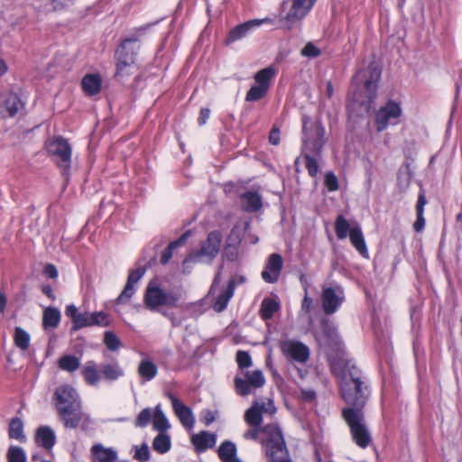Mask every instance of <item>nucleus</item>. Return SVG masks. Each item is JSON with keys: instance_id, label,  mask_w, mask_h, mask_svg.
Returning a JSON list of instances; mask_svg holds the SVG:
<instances>
[{"instance_id": "1", "label": "nucleus", "mask_w": 462, "mask_h": 462, "mask_svg": "<svg viewBox=\"0 0 462 462\" xmlns=\"http://www.w3.org/2000/svg\"><path fill=\"white\" fill-rule=\"evenodd\" d=\"M334 372L340 377L341 394L344 401L348 405L344 410H352L363 411L368 395V387L361 380L360 370L352 363H345L342 370Z\"/></svg>"}, {"instance_id": "2", "label": "nucleus", "mask_w": 462, "mask_h": 462, "mask_svg": "<svg viewBox=\"0 0 462 462\" xmlns=\"http://www.w3.org/2000/svg\"><path fill=\"white\" fill-rule=\"evenodd\" d=\"M262 432V444L270 462H292L286 447L281 429L269 424L263 428L254 427L244 433V439L256 440Z\"/></svg>"}, {"instance_id": "3", "label": "nucleus", "mask_w": 462, "mask_h": 462, "mask_svg": "<svg viewBox=\"0 0 462 462\" xmlns=\"http://www.w3.org/2000/svg\"><path fill=\"white\" fill-rule=\"evenodd\" d=\"M302 131V154L305 159L306 168L311 177H316L319 173V167L315 157L321 154L322 148L326 143L324 138L325 129L319 122L308 127L307 119L304 118Z\"/></svg>"}, {"instance_id": "4", "label": "nucleus", "mask_w": 462, "mask_h": 462, "mask_svg": "<svg viewBox=\"0 0 462 462\" xmlns=\"http://www.w3.org/2000/svg\"><path fill=\"white\" fill-rule=\"evenodd\" d=\"M342 416L350 429L355 443L362 448L368 447L372 439L365 424L364 411L343 410Z\"/></svg>"}, {"instance_id": "5", "label": "nucleus", "mask_w": 462, "mask_h": 462, "mask_svg": "<svg viewBox=\"0 0 462 462\" xmlns=\"http://www.w3.org/2000/svg\"><path fill=\"white\" fill-rule=\"evenodd\" d=\"M180 298V293L166 292L159 284L151 282L146 287L143 302L149 310H155L162 306L176 308Z\"/></svg>"}, {"instance_id": "6", "label": "nucleus", "mask_w": 462, "mask_h": 462, "mask_svg": "<svg viewBox=\"0 0 462 462\" xmlns=\"http://www.w3.org/2000/svg\"><path fill=\"white\" fill-rule=\"evenodd\" d=\"M137 41L136 37L127 38L117 48L116 51L117 60L116 72L115 74L116 79H121L130 74V70L135 62L136 51L138 50L136 46Z\"/></svg>"}, {"instance_id": "7", "label": "nucleus", "mask_w": 462, "mask_h": 462, "mask_svg": "<svg viewBox=\"0 0 462 462\" xmlns=\"http://www.w3.org/2000/svg\"><path fill=\"white\" fill-rule=\"evenodd\" d=\"M46 150L56 165L67 173L71 166L72 148L62 136L54 137L46 142Z\"/></svg>"}, {"instance_id": "8", "label": "nucleus", "mask_w": 462, "mask_h": 462, "mask_svg": "<svg viewBox=\"0 0 462 462\" xmlns=\"http://www.w3.org/2000/svg\"><path fill=\"white\" fill-rule=\"evenodd\" d=\"M265 384V377L260 369L239 371L234 378L236 393L247 396Z\"/></svg>"}, {"instance_id": "9", "label": "nucleus", "mask_w": 462, "mask_h": 462, "mask_svg": "<svg viewBox=\"0 0 462 462\" xmlns=\"http://www.w3.org/2000/svg\"><path fill=\"white\" fill-rule=\"evenodd\" d=\"M25 103V97L21 91L5 89L0 93V116L14 117L24 108Z\"/></svg>"}, {"instance_id": "10", "label": "nucleus", "mask_w": 462, "mask_h": 462, "mask_svg": "<svg viewBox=\"0 0 462 462\" xmlns=\"http://www.w3.org/2000/svg\"><path fill=\"white\" fill-rule=\"evenodd\" d=\"M402 112L400 104L393 100H389L384 106H381L375 114L377 132H383L389 125H397Z\"/></svg>"}, {"instance_id": "11", "label": "nucleus", "mask_w": 462, "mask_h": 462, "mask_svg": "<svg viewBox=\"0 0 462 462\" xmlns=\"http://www.w3.org/2000/svg\"><path fill=\"white\" fill-rule=\"evenodd\" d=\"M51 402L58 412L62 411V409H68L80 404L81 399L73 386L61 384L54 390Z\"/></svg>"}, {"instance_id": "12", "label": "nucleus", "mask_w": 462, "mask_h": 462, "mask_svg": "<svg viewBox=\"0 0 462 462\" xmlns=\"http://www.w3.org/2000/svg\"><path fill=\"white\" fill-rule=\"evenodd\" d=\"M63 426L67 429L85 428L91 423L90 416L83 411L82 403L57 412Z\"/></svg>"}, {"instance_id": "13", "label": "nucleus", "mask_w": 462, "mask_h": 462, "mask_svg": "<svg viewBox=\"0 0 462 462\" xmlns=\"http://www.w3.org/2000/svg\"><path fill=\"white\" fill-rule=\"evenodd\" d=\"M322 309L326 315L334 314L345 300V292L341 286H323L321 293Z\"/></svg>"}, {"instance_id": "14", "label": "nucleus", "mask_w": 462, "mask_h": 462, "mask_svg": "<svg viewBox=\"0 0 462 462\" xmlns=\"http://www.w3.org/2000/svg\"><path fill=\"white\" fill-rule=\"evenodd\" d=\"M279 346L282 355L289 360L304 364L310 357L309 347L300 341L286 339L282 341Z\"/></svg>"}, {"instance_id": "15", "label": "nucleus", "mask_w": 462, "mask_h": 462, "mask_svg": "<svg viewBox=\"0 0 462 462\" xmlns=\"http://www.w3.org/2000/svg\"><path fill=\"white\" fill-rule=\"evenodd\" d=\"M382 75V68L378 62L372 60L369 64L359 69L353 77L356 87H376Z\"/></svg>"}, {"instance_id": "16", "label": "nucleus", "mask_w": 462, "mask_h": 462, "mask_svg": "<svg viewBox=\"0 0 462 462\" xmlns=\"http://www.w3.org/2000/svg\"><path fill=\"white\" fill-rule=\"evenodd\" d=\"M375 88H355L350 94L348 106L357 113L368 112L375 97Z\"/></svg>"}, {"instance_id": "17", "label": "nucleus", "mask_w": 462, "mask_h": 462, "mask_svg": "<svg viewBox=\"0 0 462 462\" xmlns=\"http://www.w3.org/2000/svg\"><path fill=\"white\" fill-rule=\"evenodd\" d=\"M167 397L171 401L173 411L180 420L181 425L187 430H191L195 424V417L191 409L182 403L171 393H167Z\"/></svg>"}, {"instance_id": "18", "label": "nucleus", "mask_w": 462, "mask_h": 462, "mask_svg": "<svg viewBox=\"0 0 462 462\" xmlns=\"http://www.w3.org/2000/svg\"><path fill=\"white\" fill-rule=\"evenodd\" d=\"M317 0H292L289 12L285 14V21L292 24L304 18Z\"/></svg>"}, {"instance_id": "19", "label": "nucleus", "mask_w": 462, "mask_h": 462, "mask_svg": "<svg viewBox=\"0 0 462 462\" xmlns=\"http://www.w3.org/2000/svg\"><path fill=\"white\" fill-rule=\"evenodd\" d=\"M65 314L72 321V331L91 327V312H79L74 304H69L65 309Z\"/></svg>"}, {"instance_id": "20", "label": "nucleus", "mask_w": 462, "mask_h": 462, "mask_svg": "<svg viewBox=\"0 0 462 462\" xmlns=\"http://www.w3.org/2000/svg\"><path fill=\"white\" fill-rule=\"evenodd\" d=\"M91 462H117L118 452L114 448L96 443L90 448Z\"/></svg>"}, {"instance_id": "21", "label": "nucleus", "mask_w": 462, "mask_h": 462, "mask_svg": "<svg viewBox=\"0 0 462 462\" xmlns=\"http://www.w3.org/2000/svg\"><path fill=\"white\" fill-rule=\"evenodd\" d=\"M282 258L279 254H272L269 256L265 269L262 272V278L269 283L278 281L282 268Z\"/></svg>"}, {"instance_id": "22", "label": "nucleus", "mask_w": 462, "mask_h": 462, "mask_svg": "<svg viewBox=\"0 0 462 462\" xmlns=\"http://www.w3.org/2000/svg\"><path fill=\"white\" fill-rule=\"evenodd\" d=\"M222 236L220 233L210 232L207 240L202 244L199 251L200 256H207L210 261L217 256L219 252Z\"/></svg>"}, {"instance_id": "23", "label": "nucleus", "mask_w": 462, "mask_h": 462, "mask_svg": "<svg viewBox=\"0 0 462 462\" xmlns=\"http://www.w3.org/2000/svg\"><path fill=\"white\" fill-rule=\"evenodd\" d=\"M263 22H264V20L254 19V20H250L244 23L236 25L230 31L226 42L231 43V42H234L243 39L244 37H245L248 34V32L253 28L261 25L262 23H263Z\"/></svg>"}, {"instance_id": "24", "label": "nucleus", "mask_w": 462, "mask_h": 462, "mask_svg": "<svg viewBox=\"0 0 462 462\" xmlns=\"http://www.w3.org/2000/svg\"><path fill=\"white\" fill-rule=\"evenodd\" d=\"M216 435L208 431H201L191 436V443L199 452H203L208 448H213L216 444Z\"/></svg>"}, {"instance_id": "25", "label": "nucleus", "mask_w": 462, "mask_h": 462, "mask_svg": "<svg viewBox=\"0 0 462 462\" xmlns=\"http://www.w3.org/2000/svg\"><path fill=\"white\" fill-rule=\"evenodd\" d=\"M34 439L35 442L46 450H51L56 442L55 433L52 429L48 426L38 428Z\"/></svg>"}, {"instance_id": "26", "label": "nucleus", "mask_w": 462, "mask_h": 462, "mask_svg": "<svg viewBox=\"0 0 462 462\" xmlns=\"http://www.w3.org/2000/svg\"><path fill=\"white\" fill-rule=\"evenodd\" d=\"M137 373L143 382H149L156 377L158 367L152 359L145 356L141 359L137 367Z\"/></svg>"}, {"instance_id": "27", "label": "nucleus", "mask_w": 462, "mask_h": 462, "mask_svg": "<svg viewBox=\"0 0 462 462\" xmlns=\"http://www.w3.org/2000/svg\"><path fill=\"white\" fill-rule=\"evenodd\" d=\"M351 244L363 256L368 255L366 244L359 224L356 223L352 226L348 235Z\"/></svg>"}, {"instance_id": "28", "label": "nucleus", "mask_w": 462, "mask_h": 462, "mask_svg": "<svg viewBox=\"0 0 462 462\" xmlns=\"http://www.w3.org/2000/svg\"><path fill=\"white\" fill-rule=\"evenodd\" d=\"M262 206V197L257 192L246 191L241 196V207L246 212H256Z\"/></svg>"}, {"instance_id": "29", "label": "nucleus", "mask_w": 462, "mask_h": 462, "mask_svg": "<svg viewBox=\"0 0 462 462\" xmlns=\"http://www.w3.org/2000/svg\"><path fill=\"white\" fill-rule=\"evenodd\" d=\"M60 311L54 307H47L43 310L42 326L44 330L52 331L58 328L60 322Z\"/></svg>"}, {"instance_id": "30", "label": "nucleus", "mask_w": 462, "mask_h": 462, "mask_svg": "<svg viewBox=\"0 0 462 462\" xmlns=\"http://www.w3.org/2000/svg\"><path fill=\"white\" fill-rule=\"evenodd\" d=\"M81 374L86 383L91 386L97 385L101 379L98 367L93 360L86 362L82 367Z\"/></svg>"}, {"instance_id": "31", "label": "nucleus", "mask_w": 462, "mask_h": 462, "mask_svg": "<svg viewBox=\"0 0 462 462\" xmlns=\"http://www.w3.org/2000/svg\"><path fill=\"white\" fill-rule=\"evenodd\" d=\"M235 289H236L235 280H229L227 288L218 295V297L217 298V300L213 305V309L217 312H221L226 309L230 299L234 295Z\"/></svg>"}, {"instance_id": "32", "label": "nucleus", "mask_w": 462, "mask_h": 462, "mask_svg": "<svg viewBox=\"0 0 462 462\" xmlns=\"http://www.w3.org/2000/svg\"><path fill=\"white\" fill-rule=\"evenodd\" d=\"M427 204V199L425 193L423 191L420 192L418 196V200L416 204V214L417 219L413 224V228L416 232H421L425 226V218H424V207Z\"/></svg>"}, {"instance_id": "33", "label": "nucleus", "mask_w": 462, "mask_h": 462, "mask_svg": "<svg viewBox=\"0 0 462 462\" xmlns=\"http://www.w3.org/2000/svg\"><path fill=\"white\" fill-rule=\"evenodd\" d=\"M236 447L231 441H224L218 448V456L222 462H242L236 457Z\"/></svg>"}, {"instance_id": "34", "label": "nucleus", "mask_w": 462, "mask_h": 462, "mask_svg": "<svg viewBox=\"0 0 462 462\" xmlns=\"http://www.w3.org/2000/svg\"><path fill=\"white\" fill-rule=\"evenodd\" d=\"M100 370L104 378L108 381H116L125 374L123 368L117 362L105 364Z\"/></svg>"}, {"instance_id": "35", "label": "nucleus", "mask_w": 462, "mask_h": 462, "mask_svg": "<svg viewBox=\"0 0 462 462\" xmlns=\"http://www.w3.org/2000/svg\"><path fill=\"white\" fill-rule=\"evenodd\" d=\"M280 309V304L273 299L265 298L261 303L260 307V315L261 318L264 320L270 319L273 318L274 313L278 311Z\"/></svg>"}, {"instance_id": "36", "label": "nucleus", "mask_w": 462, "mask_h": 462, "mask_svg": "<svg viewBox=\"0 0 462 462\" xmlns=\"http://www.w3.org/2000/svg\"><path fill=\"white\" fill-rule=\"evenodd\" d=\"M8 434L11 439L24 442L26 437L23 433V423L20 418H14L10 421Z\"/></svg>"}, {"instance_id": "37", "label": "nucleus", "mask_w": 462, "mask_h": 462, "mask_svg": "<svg viewBox=\"0 0 462 462\" xmlns=\"http://www.w3.org/2000/svg\"><path fill=\"white\" fill-rule=\"evenodd\" d=\"M152 425H153L154 430H156L160 432H165L171 427L160 404H158L155 407V411H154V414H153V418H152Z\"/></svg>"}, {"instance_id": "38", "label": "nucleus", "mask_w": 462, "mask_h": 462, "mask_svg": "<svg viewBox=\"0 0 462 462\" xmlns=\"http://www.w3.org/2000/svg\"><path fill=\"white\" fill-rule=\"evenodd\" d=\"M275 75L276 69L273 66H269L258 71L254 75V79L255 82L259 84V87H268Z\"/></svg>"}, {"instance_id": "39", "label": "nucleus", "mask_w": 462, "mask_h": 462, "mask_svg": "<svg viewBox=\"0 0 462 462\" xmlns=\"http://www.w3.org/2000/svg\"><path fill=\"white\" fill-rule=\"evenodd\" d=\"M58 365L63 371L73 373L79 368L80 361L75 356L66 355L58 360Z\"/></svg>"}, {"instance_id": "40", "label": "nucleus", "mask_w": 462, "mask_h": 462, "mask_svg": "<svg viewBox=\"0 0 462 462\" xmlns=\"http://www.w3.org/2000/svg\"><path fill=\"white\" fill-rule=\"evenodd\" d=\"M171 438L164 432H160L152 441V448L160 453L164 454L171 448Z\"/></svg>"}, {"instance_id": "41", "label": "nucleus", "mask_w": 462, "mask_h": 462, "mask_svg": "<svg viewBox=\"0 0 462 462\" xmlns=\"http://www.w3.org/2000/svg\"><path fill=\"white\" fill-rule=\"evenodd\" d=\"M245 420L252 427H260L263 422V414L260 412L258 406L253 405L245 411Z\"/></svg>"}, {"instance_id": "42", "label": "nucleus", "mask_w": 462, "mask_h": 462, "mask_svg": "<svg viewBox=\"0 0 462 462\" xmlns=\"http://www.w3.org/2000/svg\"><path fill=\"white\" fill-rule=\"evenodd\" d=\"M351 226L349 225L347 219L339 215L335 221V232L336 236L338 239L343 240L346 238L349 235V231L351 229Z\"/></svg>"}, {"instance_id": "43", "label": "nucleus", "mask_w": 462, "mask_h": 462, "mask_svg": "<svg viewBox=\"0 0 462 462\" xmlns=\"http://www.w3.org/2000/svg\"><path fill=\"white\" fill-rule=\"evenodd\" d=\"M14 344L21 350H27L30 345V335L22 328L17 327L14 330Z\"/></svg>"}, {"instance_id": "44", "label": "nucleus", "mask_w": 462, "mask_h": 462, "mask_svg": "<svg viewBox=\"0 0 462 462\" xmlns=\"http://www.w3.org/2000/svg\"><path fill=\"white\" fill-rule=\"evenodd\" d=\"M8 462H26V454L24 450L17 446H11L7 451Z\"/></svg>"}, {"instance_id": "45", "label": "nucleus", "mask_w": 462, "mask_h": 462, "mask_svg": "<svg viewBox=\"0 0 462 462\" xmlns=\"http://www.w3.org/2000/svg\"><path fill=\"white\" fill-rule=\"evenodd\" d=\"M104 344L110 351H116L121 346V340L112 331H106L104 334Z\"/></svg>"}, {"instance_id": "46", "label": "nucleus", "mask_w": 462, "mask_h": 462, "mask_svg": "<svg viewBox=\"0 0 462 462\" xmlns=\"http://www.w3.org/2000/svg\"><path fill=\"white\" fill-rule=\"evenodd\" d=\"M110 325L109 315L104 311L91 312V327H108Z\"/></svg>"}, {"instance_id": "47", "label": "nucleus", "mask_w": 462, "mask_h": 462, "mask_svg": "<svg viewBox=\"0 0 462 462\" xmlns=\"http://www.w3.org/2000/svg\"><path fill=\"white\" fill-rule=\"evenodd\" d=\"M103 83L99 73L86 74L81 79V87H101Z\"/></svg>"}, {"instance_id": "48", "label": "nucleus", "mask_w": 462, "mask_h": 462, "mask_svg": "<svg viewBox=\"0 0 462 462\" xmlns=\"http://www.w3.org/2000/svg\"><path fill=\"white\" fill-rule=\"evenodd\" d=\"M236 360L239 368V371H245V368H249L252 365V358L248 352L239 350L236 352Z\"/></svg>"}, {"instance_id": "49", "label": "nucleus", "mask_w": 462, "mask_h": 462, "mask_svg": "<svg viewBox=\"0 0 462 462\" xmlns=\"http://www.w3.org/2000/svg\"><path fill=\"white\" fill-rule=\"evenodd\" d=\"M134 458L139 462H147L150 459V450L146 443L141 446H134Z\"/></svg>"}, {"instance_id": "50", "label": "nucleus", "mask_w": 462, "mask_h": 462, "mask_svg": "<svg viewBox=\"0 0 462 462\" xmlns=\"http://www.w3.org/2000/svg\"><path fill=\"white\" fill-rule=\"evenodd\" d=\"M254 404L258 406V409L262 414L266 413L273 415L276 412V407L271 399L266 401H255L254 402Z\"/></svg>"}, {"instance_id": "51", "label": "nucleus", "mask_w": 462, "mask_h": 462, "mask_svg": "<svg viewBox=\"0 0 462 462\" xmlns=\"http://www.w3.org/2000/svg\"><path fill=\"white\" fill-rule=\"evenodd\" d=\"M135 292L134 285L126 283L123 291L120 293L118 298L116 299V302L118 304H125L129 302L130 299Z\"/></svg>"}, {"instance_id": "52", "label": "nucleus", "mask_w": 462, "mask_h": 462, "mask_svg": "<svg viewBox=\"0 0 462 462\" xmlns=\"http://www.w3.org/2000/svg\"><path fill=\"white\" fill-rule=\"evenodd\" d=\"M152 418V411L149 408L143 409L136 419L135 425L141 428L146 427Z\"/></svg>"}, {"instance_id": "53", "label": "nucleus", "mask_w": 462, "mask_h": 462, "mask_svg": "<svg viewBox=\"0 0 462 462\" xmlns=\"http://www.w3.org/2000/svg\"><path fill=\"white\" fill-rule=\"evenodd\" d=\"M324 184L328 191H336L338 189V180L337 176L332 172L328 171L325 175Z\"/></svg>"}, {"instance_id": "54", "label": "nucleus", "mask_w": 462, "mask_h": 462, "mask_svg": "<svg viewBox=\"0 0 462 462\" xmlns=\"http://www.w3.org/2000/svg\"><path fill=\"white\" fill-rule=\"evenodd\" d=\"M267 93V88H250L246 94V101H257Z\"/></svg>"}, {"instance_id": "55", "label": "nucleus", "mask_w": 462, "mask_h": 462, "mask_svg": "<svg viewBox=\"0 0 462 462\" xmlns=\"http://www.w3.org/2000/svg\"><path fill=\"white\" fill-rule=\"evenodd\" d=\"M319 54L320 51L311 42H308L301 50V55L305 57L316 58Z\"/></svg>"}, {"instance_id": "56", "label": "nucleus", "mask_w": 462, "mask_h": 462, "mask_svg": "<svg viewBox=\"0 0 462 462\" xmlns=\"http://www.w3.org/2000/svg\"><path fill=\"white\" fill-rule=\"evenodd\" d=\"M145 273L144 268H137L135 270H133L130 272L126 283L134 285L136 284L139 280L143 276Z\"/></svg>"}, {"instance_id": "57", "label": "nucleus", "mask_w": 462, "mask_h": 462, "mask_svg": "<svg viewBox=\"0 0 462 462\" xmlns=\"http://www.w3.org/2000/svg\"><path fill=\"white\" fill-rule=\"evenodd\" d=\"M322 330L328 338H333L336 336L337 329L329 321L323 320L321 323Z\"/></svg>"}, {"instance_id": "58", "label": "nucleus", "mask_w": 462, "mask_h": 462, "mask_svg": "<svg viewBox=\"0 0 462 462\" xmlns=\"http://www.w3.org/2000/svg\"><path fill=\"white\" fill-rule=\"evenodd\" d=\"M175 244L171 243L162 252L161 256V263L166 264L172 257V252L175 249Z\"/></svg>"}, {"instance_id": "59", "label": "nucleus", "mask_w": 462, "mask_h": 462, "mask_svg": "<svg viewBox=\"0 0 462 462\" xmlns=\"http://www.w3.org/2000/svg\"><path fill=\"white\" fill-rule=\"evenodd\" d=\"M299 397L302 401L310 402L316 398V393L311 389H300Z\"/></svg>"}, {"instance_id": "60", "label": "nucleus", "mask_w": 462, "mask_h": 462, "mask_svg": "<svg viewBox=\"0 0 462 462\" xmlns=\"http://www.w3.org/2000/svg\"><path fill=\"white\" fill-rule=\"evenodd\" d=\"M312 302H313L312 299L310 297H309L308 289L305 287V293H304V298H303L302 304H301V310L306 313H310L311 310Z\"/></svg>"}, {"instance_id": "61", "label": "nucleus", "mask_w": 462, "mask_h": 462, "mask_svg": "<svg viewBox=\"0 0 462 462\" xmlns=\"http://www.w3.org/2000/svg\"><path fill=\"white\" fill-rule=\"evenodd\" d=\"M269 142L273 145H278L280 143V130L275 126L270 132Z\"/></svg>"}, {"instance_id": "62", "label": "nucleus", "mask_w": 462, "mask_h": 462, "mask_svg": "<svg viewBox=\"0 0 462 462\" xmlns=\"http://www.w3.org/2000/svg\"><path fill=\"white\" fill-rule=\"evenodd\" d=\"M43 272L47 277L51 278V279H54L58 276V271H57L56 267L51 263L47 264L44 267Z\"/></svg>"}, {"instance_id": "63", "label": "nucleus", "mask_w": 462, "mask_h": 462, "mask_svg": "<svg viewBox=\"0 0 462 462\" xmlns=\"http://www.w3.org/2000/svg\"><path fill=\"white\" fill-rule=\"evenodd\" d=\"M210 110L208 108H202L199 112L198 122L199 125H203L207 123L209 118Z\"/></svg>"}, {"instance_id": "64", "label": "nucleus", "mask_w": 462, "mask_h": 462, "mask_svg": "<svg viewBox=\"0 0 462 462\" xmlns=\"http://www.w3.org/2000/svg\"><path fill=\"white\" fill-rule=\"evenodd\" d=\"M215 420V417L211 411H207L203 417V421L206 425L211 424Z\"/></svg>"}]
</instances>
